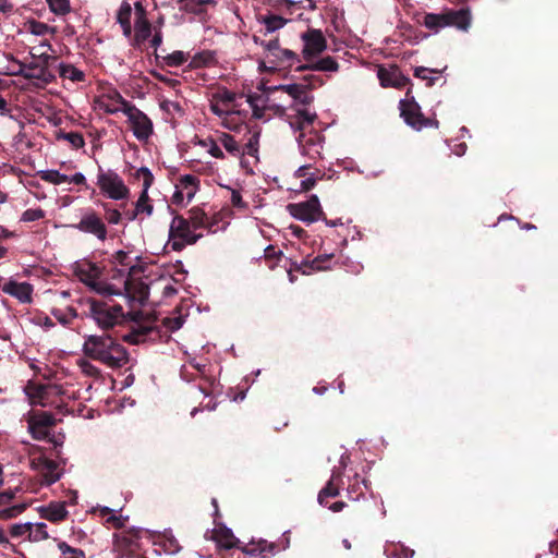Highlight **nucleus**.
<instances>
[{
	"instance_id": "obj_54",
	"label": "nucleus",
	"mask_w": 558,
	"mask_h": 558,
	"mask_svg": "<svg viewBox=\"0 0 558 558\" xmlns=\"http://www.w3.org/2000/svg\"><path fill=\"white\" fill-rule=\"evenodd\" d=\"M228 191L230 192V202L232 206L242 210L247 209V203L243 201L240 191L231 187H228Z\"/></svg>"
},
{
	"instance_id": "obj_13",
	"label": "nucleus",
	"mask_w": 558,
	"mask_h": 558,
	"mask_svg": "<svg viewBox=\"0 0 558 558\" xmlns=\"http://www.w3.org/2000/svg\"><path fill=\"white\" fill-rule=\"evenodd\" d=\"M96 107L110 114H116L118 112H123L128 106L132 104L126 101L121 94L114 88L104 89L96 98H95Z\"/></svg>"
},
{
	"instance_id": "obj_30",
	"label": "nucleus",
	"mask_w": 558,
	"mask_h": 558,
	"mask_svg": "<svg viewBox=\"0 0 558 558\" xmlns=\"http://www.w3.org/2000/svg\"><path fill=\"white\" fill-rule=\"evenodd\" d=\"M213 539L223 548H232L235 545V537L231 529L227 526H221L219 529H214L213 531Z\"/></svg>"
},
{
	"instance_id": "obj_22",
	"label": "nucleus",
	"mask_w": 558,
	"mask_h": 558,
	"mask_svg": "<svg viewBox=\"0 0 558 558\" xmlns=\"http://www.w3.org/2000/svg\"><path fill=\"white\" fill-rule=\"evenodd\" d=\"M333 254H320L316 256L312 260H302L296 269L300 270L303 275H312L315 271H323L330 269L329 262L332 258Z\"/></svg>"
},
{
	"instance_id": "obj_64",
	"label": "nucleus",
	"mask_w": 558,
	"mask_h": 558,
	"mask_svg": "<svg viewBox=\"0 0 558 558\" xmlns=\"http://www.w3.org/2000/svg\"><path fill=\"white\" fill-rule=\"evenodd\" d=\"M218 99L225 104L226 106H228V104H231L234 101L235 99V94L232 93V92H229V90H225L223 93H221L219 96H218Z\"/></svg>"
},
{
	"instance_id": "obj_18",
	"label": "nucleus",
	"mask_w": 558,
	"mask_h": 558,
	"mask_svg": "<svg viewBox=\"0 0 558 558\" xmlns=\"http://www.w3.org/2000/svg\"><path fill=\"white\" fill-rule=\"evenodd\" d=\"M198 181L193 174L182 175L175 184L173 202L177 204L190 203L198 190Z\"/></svg>"
},
{
	"instance_id": "obj_9",
	"label": "nucleus",
	"mask_w": 558,
	"mask_h": 558,
	"mask_svg": "<svg viewBox=\"0 0 558 558\" xmlns=\"http://www.w3.org/2000/svg\"><path fill=\"white\" fill-rule=\"evenodd\" d=\"M71 227L82 233L94 235L101 242L107 239V227L101 217L92 208L82 209L80 221Z\"/></svg>"
},
{
	"instance_id": "obj_53",
	"label": "nucleus",
	"mask_w": 558,
	"mask_h": 558,
	"mask_svg": "<svg viewBox=\"0 0 558 558\" xmlns=\"http://www.w3.org/2000/svg\"><path fill=\"white\" fill-rule=\"evenodd\" d=\"M33 526H34V523H32V522L14 524L11 527V534L14 537L25 535L26 533H28L29 536H32L33 535Z\"/></svg>"
},
{
	"instance_id": "obj_17",
	"label": "nucleus",
	"mask_w": 558,
	"mask_h": 558,
	"mask_svg": "<svg viewBox=\"0 0 558 558\" xmlns=\"http://www.w3.org/2000/svg\"><path fill=\"white\" fill-rule=\"evenodd\" d=\"M0 290L21 303L32 302L33 286L28 282H19L12 278L0 277Z\"/></svg>"
},
{
	"instance_id": "obj_38",
	"label": "nucleus",
	"mask_w": 558,
	"mask_h": 558,
	"mask_svg": "<svg viewBox=\"0 0 558 558\" xmlns=\"http://www.w3.org/2000/svg\"><path fill=\"white\" fill-rule=\"evenodd\" d=\"M198 145L203 147L211 157L217 159H223L225 154L219 146L218 140L205 138L198 142Z\"/></svg>"
},
{
	"instance_id": "obj_48",
	"label": "nucleus",
	"mask_w": 558,
	"mask_h": 558,
	"mask_svg": "<svg viewBox=\"0 0 558 558\" xmlns=\"http://www.w3.org/2000/svg\"><path fill=\"white\" fill-rule=\"evenodd\" d=\"M163 61L169 66H179L187 61V54L183 51L177 50L166 56Z\"/></svg>"
},
{
	"instance_id": "obj_21",
	"label": "nucleus",
	"mask_w": 558,
	"mask_h": 558,
	"mask_svg": "<svg viewBox=\"0 0 558 558\" xmlns=\"http://www.w3.org/2000/svg\"><path fill=\"white\" fill-rule=\"evenodd\" d=\"M377 77L383 87L401 88L407 85L409 78L403 76L397 69H386L380 66L377 71Z\"/></svg>"
},
{
	"instance_id": "obj_16",
	"label": "nucleus",
	"mask_w": 558,
	"mask_h": 558,
	"mask_svg": "<svg viewBox=\"0 0 558 558\" xmlns=\"http://www.w3.org/2000/svg\"><path fill=\"white\" fill-rule=\"evenodd\" d=\"M31 468L39 473L43 482L46 485H52L58 482L62 476V471L59 464L44 456L33 458L31 460Z\"/></svg>"
},
{
	"instance_id": "obj_37",
	"label": "nucleus",
	"mask_w": 558,
	"mask_h": 558,
	"mask_svg": "<svg viewBox=\"0 0 558 558\" xmlns=\"http://www.w3.org/2000/svg\"><path fill=\"white\" fill-rule=\"evenodd\" d=\"M40 178L54 185H61L68 182V174L61 173L54 169L41 170Z\"/></svg>"
},
{
	"instance_id": "obj_5",
	"label": "nucleus",
	"mask_w": 558,
	"mask_h": 558,
	"mask_svg": "<svg viewBox=\"0 0 558 558\" xmlns=\"http://www.w3.org/2000/svg\"><path fill=\"white\" fill-rule=\"evenodd\" d=\"M101 194L112 201H123L130 195V190L124 180L113 169H105L98 166L97 180Z\"/></svg>"
},
{
	"instance_id": "obj_60",
	"label": "nucleus",
	"mask_w": 558,
	"mask_h": 558,
	"mask_svg": "<svg viewBox=\"0 0 558 558\" xmlns=\"http://www.w3.org/2000/svg\"><path fill=\"white\" fill-rule=\"evenodd\" d=\"M317 177L314 173H311L310 177L301 180V190L310 191L316 185Z\"/></svg>"
},
{
	"instance_id": "obj_51",
	"label": "nucleus",
	"mask_w": 558,
	"mask_h": 558,
	"mask_svg": "<svg viewBox=\"0 0 558 558\" xmlns=\"http://www.w3.org/2000/svg\"><path fill=\"white\" fill-rule=\"evenodd\" d=\"M258 142H259V133L254 132L247 143L245 144V147L243 149V154H247L250 156H255L258 151Z\"/></svg>"
},
{
	"instance_id": "obj_1",
	"label": "nucleus",
	"mask_w": 558,
	"mask_h": 558,
	"mask_svg": "<svg viewBox=\"0 0 558 558\" xmlns=\"http://www.w3.org/2000/svg\"><path fill=\"white\" fill-rule=\"evenodd\" d=\"M267 89L270 92L281 90L291 98V104L288 108L278 106V109H281V114L292 130H303L313 124L317 116L316 112L310 110L308 106L314 97L305 85L296 83L280 84L270 86Z\"/></svg>"
},
{
	"instance_id": "obj_19",
	"label": "nucleus",
	"mask_w": 558,
	"mask_h": 558,
	"mask_svg": "<svg viewBox=\"0 0 558 558\" xmlns=\"http://www.w3.org/2000/svg\"><path fill=\"white\" fill-rule=\"evenodd\" d=\"M136 258H137V256L133 257L130 253L124 252V251H118L112 256V263L117 267L120 266L121 268H118L116 270L114 275L112 276L111 282L120 283L119 271L123 270L124 274H125V278L128 280L129 293H130L131 296H133V295L131 293L130 274L135 268L134 259H136Z\"/></svg>"
},
{
	"instance_id": "obj_33",
	"label": "nucleus",
	"mask_w": 558,
	"mask_h": 558,
	"mask_svg": "<svg viewBox=\"0 0 558 558\" xmlns=\"http://www.w3.org/2000/svg\"><path fill=\"white\" fill-rule=\"evenodd\" d=\"M423 25L434 33L448 26L447 14L427 13L424 16Z\"/></svg>"
},
{
	"instance_id": "obj_52",
	"label": "nucleus",
	"mask_w": 558,
	"mask_h": 558,
	"mask_svg": "<svg viewBox=\"0 0 558 558\" xmlns=\"http://www.w3.org/2000/svg\"><path fill=\"white\" fill-rule=\"evenodd\" d=\"M45 217V211L41 208L26 209L21 217V221L32 222Z\"/></svg>"
},
{
	"instance_id": "obj_57",
	"label": "nucleus",
	"mask_w": 558,
	"mask_h": 558,
	"mask_svg": "<svg viewBox=\"0 0 558 558\" xmlns=\"http://www.w3.org/2000/svg\"><path fill=\"white\" fill-rule=\"evenodd\" d=\"M104 209L106 211V219L110 225H118L121 221L122 215L118 209L109 208L107 205H104Z\"/></svg>"
},
{
	"instance_id": "obj_32",
	"label": "nucleus",
	"mask_w": 558,
	"mask_h": 558,
	"mask_svg": "<svg viewBox=\"0 0 558 558\" xmlns=\"http://www.w3.org/2000/svg\"><path fill=\"white\" fill-rule=\"evenodd\" d=\"M132 8L130 3L123 2L118 11L117 21L121 25L124 36L130 37L132 34Z\"/></svg>"
},
{
	"instance_id": "obj_59",
	"label": "nucleus",
	"mask_w": 558,
	"mask_h": 558,
	"mask_svg": "<svg viewBox=\"0 0 558 558\" xmlns=\"http://www.w3.org/2000/svg\"><path fill=\"white\" fill-rule=\"evenodd\" d=\"M160 283H162V296L163 298H171L177 294L178 290L174 287V284L171 282V280H161Z\"/></svg>"
},
{
	"instance_id": "obj_14",
	"label": "nucleus",
	"mask_w": 558,
	"mask_h": 558,
	"mask_svg": "<svg viewBox=\"0 0 558 558\" xmlns=\"http://www.w3.org/2000/svg\"><path fill=\"white\" fill-rule=\"evenodd\" d=\"M301 38L304 44L302 54L307 62L327 49L326 38L319 29H310Z\"/></svg>"
},
{
	"instance_id": "obj_45",
	"label": "nucleus",
	"mask_w": 558,
	"mask_h": 558,
	"mask_svg": "<svg viewBox=\"0 0 558 558\" xmlns=\"http://www.w3.org/2000/svg\"><path fill=\"white\" fill-rule=\"evenodd\" d=\"M28 421H32L36 424H39L46 428H49L50 426L56 424V418L52 414L48 412H40L32 415Z\"/></svg>"
},
{
	"instance_id": "obj_43",
	"label": "nucleus",
	"mask_w": 558,
	"mask_h": 558,
	"mask_svg": "<svg viewBox=\"0 0 558 558\" xmlns=\"http://www.w3.org/2000/svg\"><path fill=\"white\" fill-rule=\"evenodd\" d=\"M58 548L61 553V558H85L83 550L71 547L65 542L59 543Z\"/></svg>"
},
{
	"instance_id": "obj_6",
	"label": "nucleus",
	"mask_w": 558,
	"mask_h": 558,
	"mask_svg": "<svg viewBox=\"0 0 558 558\" xmlns=\"http://www.w3.org/2000/svg\"><path fill=\"white\" fill-rule=\"evenodd\" d=\"M202 233L196 234L190 221L181 216H174L169 227L168 244L175 252L182 251L186 245L195 244Z\"/></svg>"
},
{
	"instance_id": "obj_42",
	"label": "nucleus",
	"mask_w": 558,
	"mask_h": 558,
	"mask_svg": "<svg viewBox=\"0 0 558 558\" xmlns=\"http://www.w3.org/2000/svg\"><path fill=\"white\" fill-rule=\"evenodd\" d=\"M58 138H62L66 142L70 143V145L75 148V149H78V148H82L84 147L85 145V141H84V137L81 133L78 132H68V133H63L61 132L59 135H58Z\"/></svg>"
},
{
	"instance_id": "obj_46",
	"label": "nucleus",
	"mask_w": 558,
	"mask_h": 558,
	"mask_svg": "<svg viewBox=\"0 0 558 558\" xmlns=\"http://www.w3.org/2000/svg\"><path fill=\"white\" fill-rule=\"evenodd\" d=\"M77 366L86 376L95 378L100 376L99 368L86 359L77 360Z\"/></svg>"
},
{
	"instance_id": "obj_28",
	"label": "nucleus",
	"mask_w": 558,
	"mask_h": 558,
	"mask_svg": "<svg viewBox=\"0 0 558 558\" xmlns=\"http://www.w3.org/2000/svg\"><path fill=\"white\" fill-rule=\"evenodd\" d=\"M209 109L215 116L221 119V123L226 129H232L230 120L232 119L234 112L231 111L228 106L216 98L210 101Z\"/></svg>"
},
{
	"instance_id": "obj_4",
	"label": "nucleus",
	"mask_w": 558,
	"mask_h": 558,
	"mask_svg": "<svg viewBox=\"0 0 558 558\" xmlns=\"http://www.w3.org/2000/svg\"><path fill=\"white\" fill-rule=\"evenodd\" d=\"M254 41L263 49L262 57L258 60L260 72H275L291 68L298 70V65L301 64L300 56L295 51L282 47L278 39L264 40L254 36Z\"/></svg>"
},
{
	"instance_id": "obj_40",
	"label": "nucleus",
	"mask_w": 558,
	"mask_h": 558,
	"mask_svg": "<svg viewBox=\"0 0 558 558\" xmlns=\"http://www.w3.org/2000/svg\"><path fill=\"white\" fill-rule=\"evenodd\" d=\"M441 72L435 69H429L425 66H416L414 69V75L415 77L427 81L428 86H433L435 84V81L437 80L436 76H433V74H440Z\"/></svg>"
},
{
	"instance_id": "obj_61",
	"label": "nucleus",
	"mask_w": 558,
	"mask_h": 558,
	"mask_svg": "<svg viewBox=\"0 0 558 558\" xmlns=\"http://www.w3.org/2000/svg\"><path fill=\"white\" fill-rule=\"evenodd\" d=\"M64 439H65V436L63 433L51 434L49 432V436L46 440L49 441L50 444H52L54 447H61L64 442Z\"/></svg>"
},
{
	"instance_id": "obj_26",
	"label": "nucleus",
	"mask_w": 558,
	"mask_h": 558,
	"mask_svg": "<svg viewBox=\"0 0 558 558\" xmlns=\"http://www.w3.org/2000/svg\"><path fill=\"white\" fill-rule=\"evenodd\" d=\"M345 489L350 499L359 500L364 495V490L368 489V482L365 478L360 480L359 475L354 474L352 477L348 476Z\"/></svg>"
},
{
	"instance_id": "obj_12",
	"label": "nucleus",
	"mask_w": 558,
	"mask_h": 558,
	"mask_svg": "<svg viewBox=\"0 0 558 558\" xmlns=\"http://www.w3.org/2000/svg\"><path fill=\"white\" fill-rule=\"evenodd\" d=\"M122 314L123 310L120 305L109 306L105 303L93 302L89 307V316L104 329L113 327Z\"/></svg>"
},
{
	"instance_id": "obj_41",
	"label": "nucleus",
	"mask_w": 558,
	"mask_h": 558,
	"mask_svg": "<svg viewBox=\"0 0 558 558\" xmlns=\"http://www.w3.org/2000/svg\"><path fill=\"white\" fill-rule=\"evenodd\" d=\"M180 9L189 12H198L203 5L215 3V0H179Z\"/></svg>"
},
{
	"instance_id": "obj_49",
	"label": "nucleus",
	"mask_w": 558,
	"mask_h": 558,
	"mask_svg": "<svg viewBox=\"0 0 558 558\" xmlns=\"http://www.w3.org/2000/svg\"><path fill=\"white\" fill-rule=\"evenodd\" d=\"M135 177L143 180V190L148 191L154 182V175L149 168L141 167L136 170Z\"/></svg>"
},
{
	"instance_id": "obj_23",
	"label": "nucleus",
	"mask_w": 558,
	"mask_h": 558,
	"mask_svg": "<svg viewBox=\"0 0 558 558\" xmlns=\"http://www.w3.org/2000/svg\"><path fill=\"white\" fill-rule=\"evenodd\" d=\"M246 102L252 109V116L262 120L265 118V110L269 108V97L265 93H250L246 95Z\"/></svg>"
},
{
	"instance_id": "obj_35",
	"label": "nucleus",
	"mask_w": 558,
	"mask_h": 558,
	"mask_svg": "<svg viewBox=\"0 0 558 558\" xmlns=\"http://www.w3.org/2000/svg\"><path fill=\"white\" fill-rule=\"evenodd\" d=\"M218 142L223 148L233 156H240L242 154L241 147L236 141L228 133H221L218 136Z\"/></svg>"
},
{
	"instance_id": "obj_44",
	"label": "nucleus",
	"mask_w": 558,
	"mask_h": 558,
	"mask_svg": "<svg viewBox=\"0 0 558 558\" xmlns=\"http://www.w3.org/2000/svg\"><path fill=\"white\" fill-rule=\"evenodd\" d=\"M159 106H160V109L169 116H172V117H174L175 114L183 116V110H182L180 104L177 101L163 99L160 101Z\"/></svg>"
},
{
	"instance_id": "obj_58",
	"label": "nucleus",
	"mask_w": 558,
	"mask_h": 558,
	"mask_svg": "<svg viewBox=\"0 0 558 558\" xmlns=\"http://www.w3.org/2000/svg\"><path fill=\"white\" fill-rule=\"evenodd\" d=\"M184 324V318L182 316H177V317H173V318H166L165 320V325L166 327L171 330V331H175V330H179Z\"/></svg>"
},
{
	"instance_id": "obj_36",
	"label": "nucleus",
	"mask_w": 558,
	"mask_h": 558,
	"mask_svg": "<svg viewBox=\"0 0 558 558\" xmlns=\"http://www.w3.org/2000/svg\"><path fill=\"white\" fill-rule=\"evenodd\" d=\"M66 515L68 510L61 502H52L46 508V518L50 521H60Z\"/></svg>"
},
{
	"instance_id": "obj_10",
	"label": "nucleus",
	"mask_w": 558,
	"mask_h": 558,
	"mask_svg": "<svg viewBox=\"0 0 558 558\" xmlns=\"http://www.w3.org/2000/svg\"><path fill=\"white\" fill-rule=\"evenodd\" d=\"M293 131L296 132L298 130ZM299 131L301 133L296 137V141L301 154L311 159L319 158L324 146L323 135L318 131H314L312 124Z\"/></svg>"
},
{
	"instance_id": "obj_27",
	"label": "nucleus",
	"mask_w": 558,
	"mask_h": 558,
	"mask_svg": "<svg viewBox=\"0 0 558 558\" xmlns=\"http://www.w3.org/2000/svg\"><path fill=\"white\" fill-rule=\"evenodd\" d=\"M59 76L71 83H80L85 80V73L71 63L60 62L58 65Z\"/></svg>"
},
{
	"instance_id": "obj_15",
	"label": "nucleus",
	"mask_w": 558,
	"mask_h": 558,
	"mask_svg": "<svg viewBox=\"0 0 558 558\" xmlns=\"http://www.w3.org/2000/svg\"><path fill=\"white\" fill-rule=\"evenodd\" d=\"M349 462V457L347 454H342L339 461V466L332 470V474L327 485L319 492L317 500L320 506H325V498L336 497L339 495V488L344 486V481L342 477V471L347 468Z\"/></svg>"
},
{
	"instance_id": "obj_25",
	"label": "nucleus",
	"mask_w": 558,
	"mask_h": 558,
	"mask_svg": "<svg viewBox=\"0 0 558 558\" xmlns=\"http://www.w3.org/2000/svg\"><path fill=\"white\" fill-rule=\"evenodd\" d=\"M448 26H454L460 31L466 32L471 25V14L468 10L461 9L446 13Z\"/></svg>"
},
{
	"instance_id": "obj_34",
	"label": "nucleus",
	"mask_w": 558,
	"mask_h": 558,
	"mask_svg": "<svg viewBox=\"0 0 558 558\" xmlns=\"http://www.w3.org/2000/svg\"><path fill=\"white\" fill-rule=\"evenodd\" d=\"M137 19L135 21L134 31L137 39L145 40L150 36V24L144 17L143 12L136 13Z\"/></svg>"
},
{
	"instance_id": "obj_8",
	"label": "nucleus",
	"mask_w": 558,
	"mask_h": 558,
	"mask_svg": "<svg viewBox=\"0 0 558 558\" xmlns=\"http://www.w3.org/2000/svg\"><path fill=\"white\" fill-rule=\"evenodd\" d=\"M287 210L294 219L307 225L320 220L324 216L319 198L315 194L305 202L289 204Z\"/></svg>"
},
{
	"instance_id": "obj_31",
	"label": "nucleus",
	"mask_w": 558,
	"mask_h": 558,
	"mask_svg": "<svg viewBox=\"0 0 558 558\" xmlns=\"http://www.w3.org/2000/svg\"><path fill=\"white\" fill-rule=\"evenodd\" d=\"M154 210L153 205L149 203L148 191L142 190L136 203L135 209L130 216V220H134L140 215H145L146 217L151 216Z\"/></svg>"
},
{
	"instance_id": "obj_20",
	"label": "nucleus",
	"mask_w": 558,
	"mask_h": 558,
	"mask_svg": "<svg viewBox=\"0 0 558 558\" xmlns=\"http://www.w3.org/2000/svg\"><path fill=\"white\" fill-rule=\"evenodd\" d=\"M20 72L26 78L37 80L41 86L50 84L56 77L54 74L48 69V66L39 65L34 62L26 65Z\"/></svg>"
},
{
	"instance_id": "obj_39",
	"label": "nucleus",
	"mask_w": 558,
	"mask_h": 558,
	"mask_svg": "<svg viewBox=\"0 0 558 558\" xmlns=\"http://www.w3.org/2000/svg\"><path fill=\"white\" fill-rule=\"evenodd\" d=\"M287 23V20L279 15H268L264 17V26L266 34H271L282 28Z\"/></svg>"
},
{
	"instance_id": "obj_63",
	"label": "nucleus",
	"mask_w": 558,
	"mask_h": 558,
	"mask_svg": "<svg viewBox=\"0 0 558 558\" xmlns=\"http://www.w3.org/2000/svg\"><path fill=\"white\" fill-rule=\"evenodd\" d=\"M76 185H83L86 183V177L83 172H75L72 175H68V182Z\"/></svg>"
},
{
	"instance_id": "obj_11",
	"label": "nucleus",
	"mask_w": 558,
	"mask_h": 558,
	"mask_svg": "<svg viewBox=\"0 0 558 558\" xmlns=\"http://www.w3.org/2000/svg\"><path fill=\"white\" fill-rule=\"evenodd\" d=\"M124 114L128 118L134 137L138 141H146L153 134L151 120L135 105L128 106Z\"/></svg>"
},
{
	"instance_id": "obj_29",
	"label": "nucleus",
	"mask_w": 558,
	"mask_h": 558,
	"mask_svg": "<svg viewBox=\"0 0 558 558\" xmlns=\"http://www.w3.org/2000/svg\"><path fill=\"white\" fill-rule=\"evenodd\" d=\"M187 220L190 221V223L194 230L207 229L208 231H213L211 230L213 226L209 222V217L203 209H201L198 207L192 208L190 210Z\"/></svg>"
},
{
	"instance_id": "obj_56",
	"label": "nucleus",
	"mask_w": 558,
	"mask_h": 558,
	"mask_svg": "<svg viewBox=\"0 0 558 558\" xmlns=\"http://www.w3.org/2000/svg\"><path fill=\"white\" fill-rule=\"evenodd\" d=\"M35 541L46 539L48 537L47 524L44 522L34 523L33 535Z\"/></svg>"
},
{
	"instance_id": "obj_3",
	"label": "nucleus",
	"mask_w": 558,
	"mask_h": 558,
	"mask_svg": "<svg viewBox=\"0 0 558 558\" xmlns=\"http://www.w3.org/2000/svg\"><path fill=\"white\" fill-rule=\"evenodd\" d=\"M83 353L110 368L123 367L129 362L126 349L110 335H87L82 345Z\"/></svg>"
},
{
	"instance_id": "obj_55",
	"label": "nucleus",
	"mask_w": 558,
	"mask_h": 558,
	"mask_svg": "<svg viewBox=\"0 0 558 558\" xmlns=\"http://www.w3.org/2000/svg\"><path fill=\"white\" fill-rule=\"evenodd\" d=\"M51 28L41 22L32 21L28 25V31L32 35L36 36H44L46 35Z\"/></svg>"
},
{
	"instance_id": "obj_2",
	"label": "nucleus",
	"mask_w": 558,
	"mask_h": 558,
	"mask_svg": "<svg viewBox=\"0 0 558 558\" xmlns=\"http://www.w3.org/2000/svg\"><path fill=\"white\" fill-rule=\"evenodd\" d=\"M74 272L81 282L101 296H123L128 303L135 300V296H131L129 293L128 280L123 270L119 271L120 283L102 280L100 268L88 260L76 263Z\"/></svg>"
},
{
	"instance_id": "obj_50",
	"label": "nucleus",
	"mask_w": 558,
	"mask_h": 558,
	"mask_svg": "<svg viewBox=\"0 0 558 558\" xmlns=\"http://www.w3.org/2000/svg\"><path fill=\"white\" fill-rule=\"evenodd\" d=\"M47 2L54 14L63 15L70 11L69 0H47Z\"/></svg>"
},
{
	"instance_id": "obj_24",
	"label": "nucleus",
	"mask_w": 558,
	"mask_h": 558,
	"mask_svg": "<svg viewBox=\"0 0 558 558\" xmlns=\"http://www.w3.org/2000/svg\"><path fill=\"white\" fill-rule=\"evenodd\" d=\"M312 70L322 72H337L339 70L338 62L332 57H325L316 61H310L306 64H299L298 71Z\"/></svg>"
},
{
	"instance_id": "obj_7",
	"label": "nucleus",
	"mask_w": 558,
	"mask_h": 558,
	"mask_svg": "<svg viewBox=\"0 0 558 558\" xmlns=\"http://www.w3.org/2000/svg\"><path fill=\"white\" fill-rule=\"evenodd\" d=\"M399 109L404 123L415 131H422L426 128H438L437 120L423 116L421 106L410 92L407 93L405 98L399 101Z\"/></svg>"
},
{
	"instance_id": "obj_62",
	"label": "nucleus",
	"mask_w": 558,
	"mask_h": 558,
	"mask_svg": "<svg viewBox=\"0 0 558 558\" xmlns=\"http://www.w3.org/2000/svg\"><path fill=\"white\" fill-rule=\"evenodd\" d=\"M344 267H345V270L348 272H352V274H360L361 270L363 269V265L359 262H353V260H347L343 263Z\"/></svg>"
},
{
	"instance_id": "obj_47",
	"label": "nucleus",
	"mask_w": 558,
	"mask_h": 558,
	"mask_svg": "<svg viewBox=\"0 0 558 558\" xmlns=\"http://www.w3.org/2000/svg\"><path fill=\"white\" fill-rule=\"evenodd\" d=\"M28 432L33 436V438L37 440H45L49 436V428H46L39 424H36L32 421H27Z\"/></svg>"
}]
</instances>
